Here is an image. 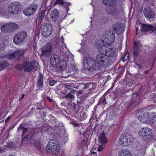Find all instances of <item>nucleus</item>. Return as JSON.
<instances>
[{"mask_svg":"<svg viewBox=\"0 0 156 156\" xmlns=\"http://www.w3.org/2000/svg\"><path fill=\"white\" fill-rule=\"evenodd\" d=\"M109 33L108 32L107 33H104L102 35L101 40L102 42L105 44L103 45H101L99 46L98 48L102 54H104L105 56L111 57L115 56L116 53L114 52L112 48L108 45L111 44L114 41L115 38V35L113 33L111 35V37L110 39H108L109 35L108 34Z\"/></svg>","mask_w":156,"mask_h":156,"instance_id":"f257e3e1","label":"nucleus"},{"mask_svg":"<svg viewBox=\"0 0 156 156\" xmlns=\"http://www.w3.org/2000/svg\"><path fill=\"white\" fill-rule=\"evenodd\" d=\"M18 2H13L9 5L7 9V12H5L4 9L0 10V16H3L6 18L10 17L11 15H15L18 12Z\"/></svg>","mask_w":156,"mask_h":156,"instance_id":"f03ea898","label":"nucleus"},{"mask_svg":"<svg viewBox=\"0 0 156 156\" xmlns=\"http://www.w3.org/2000/svg\"><path fill=\"white\" fill-rule=\"evenodd\" d=\"M51 63L53 67L59 68V70L61 71H66V61H60L58 56L55 55L51 56Z\"/></svg>","mask_w":156,"mask_h":156,"instance_id":"7ed1b4c3","label":"nucleus"},{"mask_svg":"<svg viewBox=\"0 0 156 156\" xmlns=\"http://www.w3.org/2000/svg\"><path fill=\"white\" fill-rule=\"evenodd\" d=\"M46 149L49 153H52L53 154H56L60 149L58 142L55 140H51L47 146Z\"/></svg>","mask_w":156,"mask_h":156,"instance_id":"20e7f679","label":"nucleus"},{"mask_svg":"<svg viewBox=\"0 0 156 156\" xmlns=\"http://www.w3.org/2000/svg\"><path fill=\"white\" fill-rule=\"evenodd\" d=\"M97 63L103 67H106L109 64L110 58L104 54L98 55L96 56Z\"/></svg>","mask_w":156,"mask_h":156,"instance_id":"39448f33","label":"nucleus"},{"mask_svg":"<svg viewBox=\"0 0 156 156\" xmlns=\"http://www.w3.org/2000/svg\"><path fill=\"white\" fill-rule=\"evenodd\" d=\"M96 63L93 58L86 57L83 61V68L86 70H89L92 69H94Z\"/></svg>","mask_w":156,"mask_h":156,"instance_id":"423d86ee","label":"nucleus"},{"mask_svg":"<svg viewBox=\"0 0 156 156\" xmlns=\"http://www.w3.org/2000/svg\"><path fill=\"white\" fill-rule=\"evenodd\" d=\"M140 114H141L138 116V119L141 122H144L151 125L152 124L153 117L154 116L151 114L147 112L142 113L140 112Z\"/></svg>","mask_w":156,"mask_h":156,"instance_id":"0eeeda50","label":"nucleus"},{"mask_svg":"<svg viewBox=\"0 0 156 156\" xmlns=\"http://www.w3.org/2000/svg\"><path fill=\"white\" fill-rule=\"evenodd\" d=\"M152 130L150 128L143 127L140 128L138 132L139 136L144 139H149L151 138Z\"/></svg>","mask_w":156,"mask_h":156,"instance_id":"6e6552de","label":"nucleus"},{"mask_svg":"<svg viewBox=\"0 0 156 156\" xmlns=\"http://www.w3.org/2000/svg\"><path fill=\"white\" fill-rule=\"evenodd\" d=\"M38 63L36 61L29 62L28 59H25L23 64V67L25 71H29L34 69L38 66Z\"/></svg>","mask_w":156,"mask_h":156,"instance_id":"1a4fd4ad","label":"nucleus"},{"mask_svg":"<svg viewBox=\"0 0 156 156\" xmlns=\"http://www.w3.org/2000/svg\"><path fill=\"white\" fill-rule=\"evenodd\" d=\"M27 36V33L25 31L20 33L15 36L13 38L14 43L16 44H21L25 39Z\"/></svg>","mask_w":156,"mask_h":156,"instance_id":"9d476101","label":"nucleus"},{"mask_svg":"<svg viewBox=\"0 0 156 156\" xmlns=\"http://www.w3.org/2000/svg\"><path fill=\"white\" fill-rule=\"evenodd\" d=\"M41 28V34L44 37L49 36L52 30V27L51 24L46 23Z\"/></svg>","mask_w":156,"mask_h":156,"instance_id":"9b49d317","label":"nucleus"},{"mask_svg":"<svg viewBox=\"0 0 156 156\" xmlns=\"http://www.w3.org/2000/svg\"><path fill=\"white\" fill-rule=\"evenodd\" d=\"M37 7V5L36 4H31L23 11V13L27 16H30L34 14Z\"/></svg>","mask_w":156,"mask_h":156,"instance_id":"f8f14e48","label":"nucleus"},{"mask_svg":"<svg viewBox=\"0 0 156 156\" xmlns=\"http://www.w3.org/2000/svg\"><path fill=\"white\" fill-rule=\"evenodd\" d=\"M131 138L124 135H121L119 137L118 140L119 144L123 146H126L131 143Z\"/></svg>","mask_w":156,"mask_h":156,"instance_id":"ddd939ff","label":"nucleus"},{"mask_svg":"<svg viewBox=\"0 0 156 156\" xmlns=\"http://www.w3.org/2000/svg\"><path fill=\"white\" fill-rule=\"evenodd\" d=\"M51 50V45L49 43L47 44L42 48L41 56L43 57L44 56H46L49 55Z\"/></svg>","mask_w":156,"mask_h":156,"instance_id":"4468645a","label":"nucleus"},{"mask_svg":"<svg viewBox=\"0 0 156 156\" xmlns=\"http://www.w3.org/2000/svg\"><path fill=\"white\" fill-rule=\"evenodd\" d=\"M144 14L145 17L147 18H151L154 16V13L151 11L149 7H146L144 10Z\"/></svg>","mask_w":156,"mask_h":156,"instance_id":"2eb2a0df","label":"nucleus"},{"mask_svg":"<svg viewBox=\"0 0 156 156\" xmlns=\"http://www.w3.org/2000/svg\"><path fill=\"white\" fill-rule=\"evenodd\" d=\"M58 12L57 9H54L50 15V18L53 21L56 20L58 17Z\"/></svg>","mask_w":156,"mask_h":156,"instance_id":"dca6fc26","label":"nucleus"},{"mask_svg":"<svg viewBox=\"0 0 156 156\" xmlns=\"http://www.w3.org/2000/svg\"><path fill=\"white\" fill-rule=\"evenodd\" d=\"M103 3L107 6H112L115 5L117 2V0H103Z\"/></svg>","mask_w":156,"mask_h":156,"instance_id":"f3484780","label":"nucleus"},{"mask_svg":"<svg viewBox=\"0 0 156 156\" xmlns=\"http://www.w3.org/2000/svg\"><path fill=\"white\" fill-rule=\"evenodd\" d=\"M132 154L129 151L124 150L120 151L119 156H132Z\"/></svg>","mask_w":156,"mask_h":156,"instance_id":"a211bd4d","label":"nucleus"},{"mask_svg":"<svg viewBox=\"0 0 156 156\" xmlns=\"http://www.w3.org/2000/svg\"><path fill=\"white\" fill-rule=\"evenodd\" d=\"M99 138L100 142L102 144H105L108 142V141L105 137L104 133L103 132L100 134Z\"/></svg>","mask_w":156,"mask_h":156,"instance_id":"6ab92c4d","label":"nucleus"},{"mask_svg":"<svg viewBox=\"0 0 156 156\" xmlns=\"http://www.w3.org/2000/svg\"><path fill=\"white\" fill-rule=\"evenodd\" d=\"M25 52V51L21 49H19L16 51L12 54L14 57H20Z\"/></svg>","mask_w":156,"mask_h":156,"instance_id":"aec40b11","label":"nucleus"},{"mask_svg":"<svg viewBox=\"0 0 156 156\" xmlns=\"http://www.w3.org/2000/svg\"><path fill=\"white\" fill-rule=\"evenodd\" d=\"M153 28V27L151 25L143 24L142 25L141 30L144 32L148 31L151 30Z\"/></svg>","mask_w":156,"mask_h":156,"instance_id":"412c9836","label":"nucleus"},{"mask_svg":"<svg viewBox=\"0 0 156 156\" xmlns=\"http://www.w3.org/2000/svg\"><path fill=\"white\" fill-rule=\"evenodd\" d=\"M8 25H9V30H12L13 29H16L18 27V25L17 24L15 23H8Z\"/></svg>","mask_w":156,"mask_h":156,"instance_id":"4be33fe9","label":"nucleus"},{"mask_svg":"<svg viewBox=\"0 0 156 156\" xmlns=\"http://www.w3.org/2000/svg\"><path fill=\"white\" fill-rule=\"evenodd\" d=\"M9 25H8V23L4 24L1 27V30L3 32H6L9 30Z\"/></svg>","mask_w":156,"mask_h":156,"instance_id":"5701e85b","label":"nucleus"},{"mask_svg":"<svg viewBox=\"0 0 156 156\" xmlns=\"http://www.w3.org/2000/svg\"><path fill=\"white\" fill-rule=\"evenodd\" d=\"M45 10H42L39 14L38 19L39 20H42L44 19L45 15Z\"/></svg>","mask_w":156,"mask_h":156,"instance_id":"b1692460","label":"nucleus"},{"mask_svg":"<svg viewBox=\"0 0 156 156\" xmlns=\"http://www.w3.org/2000/svg\"><path fill=\"white\" fill-rule=\"evenodd\" d=\"M43 77L42 74L41 73L40 74V76L39 78L38 81L37 83V85L39 86H41L42 85L43 83V81L42 80Z\"/></svg>","mask_w":156,"mask_h":156,"instance_id":"393cba45","label":"nucleus"},{"mask_svg":"<svg viewBox=\"0 0 156 156\" xmlns=\"http://www.w3.org/2000/svg\"><path fill=\"white\" fill-rule=\"evenodd\" d=\"M121 28L119 23L116 24L115 27H114V31L115 33H118L119 31L121 30Z\"/></svg>","mask_w":156,"mask_h":156,"instance_id":"a878e982","label":"nucleus"},{"mask_svg":"<svg viewBox=\"0 0 156 156\" xmlns=\"http://www.w3.org/2000/svg\"><path fill=\"white\" fill-rule=\"evenodd\" d=\"M153 119H152V124L151 125L152 126H156V115L153 117Z\"/></svg>","mask_w":156,"mask_h":156,"instance_id":"bb28decb","label":"nucleus"},{"mask_svg":"<svg viewBox=\"0 0 156 156\" xmlns=\"http://www.w3.org/2000/svg\"><path fill=\"white\" fill-rule=\"evenodd\" d=\"M140 43L139 42H135L134 44L133 48L136 50L139 48Z\"/></svg>","mask_w":156,"mask_h":156,"instance_id":"cd10ccee","label":"nucleus"},{"mask_svg":"<svg viewBox=\"0 0 156 156\" xmlns=\"http://www.w3.org/2000/svg\"><path fill=\"white\" fill-rule=\"evenodd\" d=\"M27 129L26 128H25L23 127H20L19 129V130L20 131H21L23 132V135L24 134L25 132L27 131Z\"/></svg>","mask_w":156,"mask_h":156,"instance_id":"c85d7f7f","label":"nucleus"},{"mask_svg":"<svg viewBox=\"0 0 156 156\" xmlns=\"http://www.w3.org/2000/svg\"><path fill=\"white\" fill-rule=\"evenodd\" d=\"M111 13L113 16H116L119 14V12L118 10H116L112 11Z\"/></svg>","mask_w":156,"mask_h":156,"instance_id":"c756f323","label":"nucleus"},{"mask_svg":"<svg viewBox=\"0 0 156 156\" xmlns=\"http://www.w3.org/2000/svg\"><path fill=\"white\" fill-rule=\"evenodd\" d=\"M55 3V4L63 5L64 4V1L63 0H56Z\"/></svg>","mask_w":156,"mask_h":156,"instance_id":"7c9ffc66","label":"nucleus"},{"mask_svg":"<svg viewBox=\"0 0 156 156\" xmlns=\"http://www.w3.org/2000/svg\"><path fill=\"white\" fill-rule=\"evenodd\" d=\"M66 97L67 98L71 99H73L74 98V96L70 94H67L66 95Z\"/></svg>","mask_w":156,"mask_h":156,"instance_id":"2f4dec72","label":"nucleus"},{"mask_svg":"<svg viewBox=\"0 0 156 156\" xmlns=\"http://www.w3.org/2000/svg\"><path fill=\"white\" fill-rule=\"evenodd\" d=\"M129 54H126L122 59V60L124 62L125 60L128 59L129 58Z\"/></svg>","mask_w":156,"mask_h":156,"instance_id":"473e14b6","label":"nucleus"},{"mask_svg":"<svg viewBox=\"0 0 156 156\" xmlns=\"http://www.w3.org/2000/svg\"><path fill=\"white\" fill-rule=\"evenodd\" d=\"M103 149V146L102 145H100L98 147V150L99 151H101Z\"/></svg>","mask_w":156,"mask_h":156,"instance_id":"72a5a7b5","label":"nucleus"},{"mask_svg":"<svg viewBox=\"0 0 156 156\" xmlns=\"http://www.w3.org/2000/svg\"><path fill=\"white\" fill-rule=\"evenodd\" d=\"M55 83V81H54V80L50 81L49 82V85L51 86H52Z\"/></svg>","mask_w":156,"mask_h":156,"instance_id":"f704fd0d","label":"nucleus"},{"mask_svg":"<svg viewBox=\"0 0 156 156\" xmlns=\"http://www.w3.org/2000/svg\"><path fill=\"white\" fill-rule=\"evenodd\" d=\"M10 116L8 117H7V118L6 119L5 121L7 122V121H8L10 119Z\"/></svg>","mask_w":156,"mask_h":156,"instance_id":"c9c22d12","label":"nucleus"},{"mask_svg":"<svg viewBox=\"0 0 156 156\" xmlns=\"http://www.w3.org/2000/svg\"><path fill=\"white\" fill-rule=\"evenodd\" d=\"M152 31L153 32H154L156 34V27Z\"/></svg>","mask_w":156,"mask_h":156,"instance_id":"e433bc0d","label":"nucleus"},{"mask_svg":"<svg viewBox=\"0 0 156 156\" xmlns=\"http://www.w3.org/2000/svg\"><path fill=\"white\" fill-rule=\"evenodd\" d=\"M4 152V150H3V149H0V153H2Z\"/></svg>","mask_w":156,"mask_h":156,"instance_id":"4c0bfd02","label":"nucleus"},{"mask_svg":"<svg viewBox=\"0 0 156 156\" xmlns=\"http://www.w3.org/2000/svg\"><path fill=\"white\" fill-rule=\"evenodd\" d=\"M24 95H25L24 94H22V97H21V98H23L24 97Z\"/></svg>","mask_w":156,"mask_h":156,"instance_id":"58836bf2","label":"nucleus"},{"mask_svg":"<svg viewBox=\"0 0 156 156\" xmlns=\"http://www.w3.org/2000/svg\"><path fill=\"white\" fill-rule=\"evenodd\" d=\"M8 146L9 147H12V146H9L8 145Z\"/></svg>","mask_w":156,"mask_h":156,"instance_id":"ea45409f","label":"nucleus"},{"mask_svg":"<svg viewBox=\"0 0 156 156\" xmlns=\"http://www.w3.org/2000/svg\"><path fill=\"white\" fill-rule=\"evenodd\" d=\"M1 66V64H0V67Z\"/></svg>","mask_w":156,"mask_h":156,"instance_id":"a19ab883","label":"nucleus"},{"mask_svg":"<svg viewBox=\"0 0 156 156\" xmlns=\"http://www.w3.org/2000/svg\"><path fill=\"white\" fill-rule=\"evenodd\" d=\"M146 73H147V72H146Z\"/></svg>","mask_w":156,"mask_h":156,"instance_id":"79ce46f5","label":"nucleus"},{"mask_svg":"<svg viewBox=\"0 0 156 156\" xmlns=\"http://www.w3.org/2000/svg\"><path fill=\"white\" fill-rule=\"evenodd\" d=\"M146 73H147V72H146Z\"/></svg>","mask_w":156,"mask_h":156,"instance_id":"37998d69","label":"nucleus"}]
</instances>
